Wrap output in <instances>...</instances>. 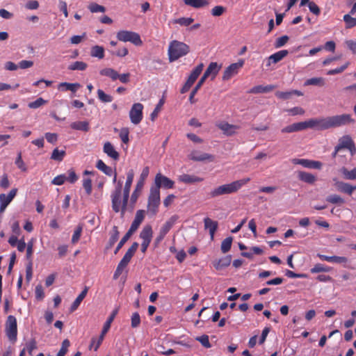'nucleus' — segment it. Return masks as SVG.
Instances as JSON below:
<instances>
[{
  "label": "nucleus",
  "instance_id": "f257e3e1",
  "mask_svg": "<svg viewBox=\"0 0 356 356\" xmlns=\"http://www.w3.org/2000/svg\"><path fill=\"white\" fill-rule=\"evenodd\" d=\"M250 178L247 177L232 181L229 184H223L212 189L209 193L210 198H216L220 195H229L236 193L242 186L248 184Z\"/></svg>",
  "mask_w": 356,
  "mask_h": 356
},
{
  "label": "nucleus",
  "instance_id": "f03ea898",
  "mask_svg": "<svg viewBox=\"0 0 356 356\" xmlns=\"http://www.w3.org/2000/svg\"><path fill=\"white\" fill-rule=\"evenodd\" d=\"M112 209L115 213L120 212L123 217L127 211L128 201L124 203V193L122 192V182L119 181L111 194Z\"/></svg>",
  "mask_w": 356,
  "mask_h": 356
},
{
  "label": "nucleus",
  "instance_id": "7ed1b4c3",
  "mask_svg": "<svg viewBox=\"0 0 356 356\" xmlns=\"http://www.w3.org/2000/svg\"><path fill=\"white\" fill-rule=\"evenodd\" d=\"M189 51L190 47L188 44L178 40H172L170 42L168 50L169 60L175 61L186 56Z\"/></svg>",
  "mask_w": 356,
  "mask_h": 356
},
{
  "label": "nucleus",
  "instance_id": "20e7f679",
  "mask_svg": "<svg viewBox=\"0 0 356 356\" xmlns=\"http://www.w3.org/2000/svg\"><path fill=\"white\" fill-rule=\"evenodd\" d=\"M5 332L8 340L14 343L17 339V323L16 318L10 315L8 316L5 324Z\"/></svg>",
  "mask_w": 356,
  "mask_h": 356
},
{
  "label": "nucleus",
  "instance_id": "39448f33",
  "mask_svg": "<svg viewBox=\"0 0 356 356\" xmlns=\"http://www.w3.org/2000/svg\"><path fill=\"white\" fill-rule=\"evenodd\" d=\"M161 203L160 191L151 187L147 201V210L155 215Z\"/></svg>",
  "mask_w": 356,
  "mask_h": 356
},
{
  "label": "nucleus",
  "instance_id": "423d86ee",
  "mask_svg": "<svg viewBox=\"0 0 356 356\" xmlns=\"http://www.w3.org/2000/svg\"><path fill=\"white\" fill-rule=\"evenodd\" d=\"M117 38L122 42H130L136 46H140L143 41L138 33L130 31H120L117 33Z\"/></svg>",
  "mask_w": 356,
  "mask_h": 356
},
{
  "label": "nucleus",
  "instance_id": "0eeeda50",
  "mask_svg": "<svg viewBox=\"0 0 356 356\" xmlns=\"http://www.w3.org/2000/svg\"><path fill=\"white\" fill-rule=\"evenodd\" d=\"M306 124L307 129L311 128L317 130H325L332 128L330 117L312 118L306 121Z\"/></svg>",
  "mask_w": 356,
  "mask_h": 356
},
{
  "label": "nucleus",
  "instance_id": "6e6552de",
  "mask_svg": "<svg viewBox=\"0 0 356 356\" xmlns=\"http://www.w3.org/2000/svg\"><path fill=\"white\" fill-rule=\"evenodd\" d=\"M143 105L140 103H135L129 111V118L134 124H138L143 120Z\"/></svg>",
  "mask_w": 356,
  "mask_h": 356
},
{
  "label": "nucleus",
  "instance_id": "1a4fd4ad",
  "mask_svg": "<svg viewBox=\"0 0 356 356\" xmlns=\"http://www.w3.org/2000/svg\"><path fill=\"white\" fill-rule=\"evenodd\" d=\"M155 186L154 188H157L160 191L161 188L170 189L175 186V181L170 178L161 175V173L156 174L154 179Z\"/></svg>",
  "mask_w": 356,
  "mask_h": 356
},
{
  "label": "nucleus",
  "instance_id": "9d476101",
  "mask_svg": "<svg viewBox=\"0 0 356 356\" xmlns=\"http://www.w3.org/2000/svg\"><path fill=\"white\" fill-rule=\"evenodd\" d=\"M342 149H348L352 156L356 154V147L350 136L346 135L339 138V143L337 145V150Z\"/></svg>",
  "mask_w": 356,
  "mask_h": 356
},
{
  "label": "nucleus",
  "instance_id": "9b49d317",
  "mask_svg": "<svg viewBox=\"0 0 356 356\" xmlns=\"http://www.w3.org/2000/svg\"><path fill=\"white\" fill-rule=\"evenodd\" d=\"M332 127H341L354 122L350 114L330 116Z\"/></svg>",
  "mask_w": 356,
  "mask_h": 356
},
{
  "label": "nucleus",
  "instance_id": "f8f14e48",
  "mask_svg": "<svg viewBox=\"0 0 356 356\" xmlns=\"http://www.w3.org/2000/svg\"><path fill=\"white\" fill-rule=\"evenodd\" d=\"M243 61L240 60L238 63H234L229 65L224 71L222 75V80L227 81L232 76L237 74L239 70L243 67Z\"/></svg>",
  "mask_w": 356,
  "mask_h": 356
},
{
  "label": "nucleus",
  "instance_id": "ddd939ff",
  "mask_svg": "<svg viewBox=\"0 0 356 356\" xmlns=\"http://www.w3.org/2000/svg\"><path fill=\"white\" fill-rule=\"evenodd\" d=\"M221 67V65H218L216 62H211L200 79L205 81L207 78L210 77L211 80L213 81L216 77Z\"/></svg>",
  "mask_w": 356,
  "mask_h": 356
},
{
  "label": "nucleus",
  "instance_id": "4468645a",
  "mask_svg": "<svg viewBox=\"0 0 356 356\" xmlns=\"http://www.w3.org/2000/svg\"><path fill=\"white\" fill-rule=\"evenodd\" d=\"M292 163L296 165H301L302 166L309 169H321L323 163L318 161H314L305 159H293Z\"/></svg>",
  "mask_w": 356,
  "mask_h": 356
},
{
  "label": "nucleus",
  "instance_id": "2eb2a0df",
  "mask_svg": "<svg viewBox=\"0 0 356 356\" xmlns=\"http://www.w3.org/2000/svg\"><path fill=\"white\" fill-rule=\"evenodd\" d=\"M17 192V188H13L7 195L4 193L0 195V213L5 211L8 205L15 197Z\"/></svg>",
  "mask_w": 356,
  "mask_h": 356
},
{
  "label": "nucleus",
  "instance_id": "dca6fc26",
  "mask_svg": "<svg viewBox=\"0 0 356 356\" xmlns=\"http://www.w3.org/2000/svg\"><path fill=\"white\" fill-rule=\"evenodd\" d=\"M188 159L193 161H213L214 156L212 154L202 153L198 150H193L188 156Z\"/></svg>",
  "mask_w": 356,
  "mask_h": 356
},
{
  "label": "nucleus",
  "instance_id": "f3484780",
  "mask_svg": "<svg viewBox=\"0 0 356 356\" xmlns=\"http://www.w3.org/2000/svg\"><path fill=\"white\" fill-rule=\"evenodd\" d=\"M306 121L296 122L292 124L286 126L281 129L282 134H290L293 132L300 131L307 129Z\"/></svg>",
  "mask_w": 356,
  "mask_h": 356
},
{
  "label": "nucleus",
  "instance_id": "a211bd4d",
  "mask_svg": "<svg viewBox=\"0 0 356 356\" xmlns=\"http://www.w3.org/2000/svg\"><path fill=\"white\" fill-rule=\"evenodd\" d=\"M335 181L334 186L337 190L341 193H343L351 195L355 190H356V186H352L348 183H346L343 181Z\"/></svg>",
  "mask_w": 356,
  "mask_h": 356
},
{
  "label": "nucleus",
  "instance_id": "6ab92c4d",
  "mask_svg": "<svg viewBox=\"0 0 356 356\" xmlns=\"http://www.w3.org/2000/svg\"><path fill=\"white\" fill-rule=\"evenodd\" d=\"M145 217V211L143 209L138 210L136 213L134 220H133L129 229L134 233L138 229L140 224L144 220Z\"/></svg>",
  "mask_w": 356,
  "mask_h": 356
},
{
  "label": "nucleus",
  "instance_id": "aec40b11",
  "mask_svg": "<svg viewBox=\"0 0 356 356\" xmlns=\"http://www.w3.org/2000/svg\"><path fill=\"white\" fill-rule=\"evenodd\" d=\"M131 258H132L131 257H130L129 255H128L127 254L125 253V254L124 255L122 259L119 262V264L116 268V270L114 273V275H113L114 280L118 279L120 275L122 273L123 270L127 267L128 264L130 262Z\"/></svg>",
  "mask_w": 356,
  "mask_h": 356
},
{
  "label": "nucleus",
  "instance_id": "412c9836",
  "mask_svg": "<svg viewBox=\"0 0 356 356\" xmlns=\"http://www.w3.org/2000/svg\"><path fill=\"white\" fill-rule=\"evenodd\" d=\"M134 172L133 170H130L127 175V180L125 182L124 187L123 188V193H124V203L129 200V193L131 186L134 180Z\"/></svg>",
  "mask_w": 356,
  "mask_h": 356
},
{
  "label": "nucleus",
  "instance_id": "4be33fe9",
  "mask_svg": "<svg viewBox=\"0 0 356 356\" xmlns=\"http://www.w3.org/2000/svg\"><path fill=\"white\" fill-rule=\"evenodd\" d=\"M103 152L110 158L118 161L120 158L119 153L115 150L111 143L107 141L104 144Z\"/></svg>",
  "mask_w": 356,
  "mask_h": 356
},
{
  "label": "nucleus",
  "instance_id": "5701e85b",
  "mask_svg": "<svg viewBox=\"0 0 356 356\" xmlns=\"http://www.w3.org/2000/svg\"><path fill=\"white\" fill-rule=\"evenodd\" d=\"M178 180L180 182L191 184L202 182L204 180V179L202 177H200L194 175L183 174L179 176Z\"/></svg>",
  "mask_w": 356,
  "mask_h": 356
},
{
  "label": "nucleus",
  "instance_id": "b1692460",
  "mask_svg": "<svg viewBox=\"0 0 356 356\" xmlns=\"http://www.w3.org/2000/svg\"><path fill=\"white\" fill-rule=\"evenodd\" d=\"M153 236L152 227L150 225H146L140 232V238L143 242L151 243Z\"/></svg>",
  "mask_w": 356,
  "mask_h": 356
},
{
  "label": "nucleus",
  "instance_id": "393cba45",
  "mask_svg": "<svg viewBox=\"0 0 356 356\" xmlns=\"http://www.w3.org/2000/svg\"><path fill=\"white\" fill-rule=\"evenodd\" d=\"M232 261L231 255L225 256L222 258H220L218 260H215L213 261V266L214 268L218 270H222L227 266H229Z\"/></svg>",
  "mask_w": 356,
  "mask_h": 356
},
{
  "label": "nucleus",
  "instance_id": "a878e982",
  "mask_svg": "<svg viewBox=\"0 0 356 356\" xmlns=\"http://www.w3.org/2000/svg\"><path fill=\"white\" fill-rule=\"evenodd\" d=\"M204 228L209 229L211 240L213 239L215 232H216L218 226L217 221H214L209 218L204 219Z\"/></svg>",
  "mask_w": 356,
  "mask_h": 356
},
{
  "label": "nucleus",
  "instance_id": "bb28decb",
  "mask_svg": "<svg viewBox=\"0 0 356 356\" xmlns=\"http://www.w3.org/2000/svg\"><path fill=\"white\" fill-rule=\"evenodd\" d=\"M218 127L227 136L234 135L236 131L239 129L238 126L230 124L227 122H221L218 124Z\"/></svg>",
  "mask_w": 356,
  "mask_h": 356
},
{
  "label": "nucleus",
  "instance_id": "cd10ccee",
  "mask_svg": "<svg viewBox=\"0 0 356 356\" xmlns=\"http://www.w3.org/2000/svg\"><path fill=\"white\" fill-rule=\"evenodd\" d=\"M289 54L287 50L279 51L268 57V63L267 66H270L271 63H277L285 58Z\"/></svg>",
  "mask_w": 356,
  "mask_h": 356
},
{
  "label": "nucleus",
  "instance_id": "c85d7f7f",
  "mask_svg": "<svg viewBox=\"0 0 356 356\" xmlns=\"http://www.w3.org/2000/svg\"><path fill=\"white\" fill-rule=\"evenodd\" d=\"M298 178L299 180L309 184H313L316 181V176L305 171L298 172Z\"/></svg>",
  "mask_w": 356,
  "mask_h": 356
},
{
  "label": "nucleus",
  "instance_id": "c756f323",
  "mask_svg": "<svg viewBox=\"0 0 356 356\" xmlns=\"http://www.w3.org/2000/svg\"><path fill=\"white\" fill-rule=\"evenodd\" d=\"M275 88V86L274 85H267V86H256L252 88L249 92L253 94H259V93H266L272 91Z\"/></svg>",
  "mask_w": 356,
  "mask_h": 356
},
{
  "label": "nucleus",
  "instance_id": "7c9ffc66",
  "mask_svg": "<svg viewBox=\"0 0 356 356\" xmlns=\"http://www.w3.org/2000/svg\"><path fill=\"white\" fill-rule=\"evenodd\" d=\"M88 291V287L85 286L83 290L81 292V293L77 296L75 300L73 302L70 307V312H73L77 309L79 306L80 305L82 300L85 298Z\"/></svg>",
  "mask_w": 356,
  "mask_h": 356
},
{
  "label": "nucleus",
  "instance_id": "2f4dec72",
  "mask_svg": "<svg viewBox=\"0 0 356 356\" xmlns=\"http://www.w3.org/2000/svg\"><path fill=\"white\" fill-rule=\"evenodd\" d=\"M81 85L78 83H71L67 82L60 83L58 88L62 91H72V92H75L79 88Z\"/></svg>",
  "mask_w": 356,
  "mask_h": 356
},
{
  "label": "nucleus",
  "instance_id": "473e14b6",
  "mask_svg": "<svg viewBox=\"0 0 356 356\" xmlns=\"http://www.w3.org/2000/svg\"><path fill=\"white\" fill-rule=\"evenodd\" d=\"M99 74L102 76L109 77L112 81H116L118 79V72L113 68H104L99 71Z\"/></svg>",
  "mask_w": 356,
  "mask_h": 356
},
{
  "label": "nucleus",
  "instance_id": "72a5a7b5",
  "mask_svg": "<svg viewBox=\"0 0 356 356\" xmlns=\"http://www.w3.org/2000/svg\"><path fill=\"white\" fill-rule=\"evenodd\" d=\"M204 68V64L202 63H200L198 65H197L191 72V74L189 75L188 79L192 81V83H195L198 76L202 73Z\"/></svg>",
  "mask_w": 356,
  "mask_h": 356
},
{
  "label": "nucleus",
  "instance_id": "f704fd0d",
  "mask_svg": "<svg viewBox=\"0 0 356 356\" xmlns=\"http://www.w3.org/2000/svg\"><path fill=\"white\" fill-rule=\"evenodd\" d=\"M119 238V231L117 226H113L111 232L110 233V238L108 242L107 248H111Z\"/></svg>",
  "mask_w": 356,
  "mask_h": 356
},
{
  "label": "nucleus",
  "instance_id": "c9c22d12",
  "mask_svg": "<svg viewBox=\"0 0 356 356\" xmlns=\"http://www.w3.org/2000/svg\"><path fill=\"white\" fill-rule=\"evenodd\" d=\"M186 5L195 8H200L209 5L207 0H184Z\"/></svg>",
  "mask_w": 356,
  "mask_h": 356
},
{
  "label": "nucleus",
  "instance_id": "e433bc0d",
  "mask_svg": "<svg viewBox=\"0 0 356 356\" xmlns=\"http://www.w3.org/2000/svg\"><path fill=\"white\" fill-rule=\"evenodd\" d=\"M118 312V309H115L112 312L111 314L108 318L107 321H106V323L104 325V327H103L102 332H101L102 334L106 335V334L108 332V331L109 330V329L111 327V324L113 322V321L114 320Z\"/></svg>",
  "mask_w": 356,
  "mask_h": 356
},
{
  "label": "nucleus",
  "instance_id": "4c0bfd02",
  "mask_svg": "<svg viewBox=\"0 0 356 356\" xmlns=\"http://www.w3.org/2000/svg\"><path fill=\"white\" fill-rule=\"evenodd\" d=\"M340 172L343 176V178L348 180H355L356 179V168H353L349 170L345 167H342L340 170Z\"/></svg>",
  "mask_w": 356,
  "mask_h": 356
},
{
  "label": "nucleus",
  "instance_id": "58836bf2",
  "mask_svg": "<svg viewBox=\"0 0 356 356\" xmlns=\"http://www.w3.org/2000/svg\"><path fill=\"white\" fill-rule=\"evenodd\" d=\"M70 127L74 130L88 131L89 130V124L86 121H78L72 122L70 124Z\"/></svg>",
  "mask_w": 356,
  "mask_h": 356
},
{
  "label": "nucleus",
  "instance_id": "ea45409f",
  "mask_svg": "<svg viewBox=\"0 0 356 356\" xmlns=\"http://www.w3.org/2000/svg\"><path fill=\"white\" fill-rule=\"evenodd\" d=\"M90 55L92 57L102 59L104 57V49L102 46L95 45L91 48Z\"/></svg>",
  "mask_w": 356,
  "mask_h": 356
},
{
  "label": "nucleus",
  "instance_id": "a19ab883",
  "mask_svg": "<svg viewBox=\"0 0 356 356\" xmlns=\"http://www.w3.org/2000/svg\"><path fill=\"white\" fill-rule=\"evenodd\" d=\"M96 168L108 176H111L113 175L112 168L106 165L102 160L97 161Z\"/></svg>",
  "mask_w": 356,
  "mask_h": 356
},
{
  "label": "nucleus",
  "instance_id": "79ce46f5",
  "mask_svg": "<svg viewBox=\"0 0 356 356\" xmlns=\"http://www.w3.org/2000/svg\"><path fill=\"white\" fill-rule=\"evenodd\" d=\"M104 337L105 335L101 333L97 339L92 337L89 346L90 349L91 350L93 348L95 351H97L104 341Z\"/></svg>",
  "mask_w": 356,
  "mask_h": 356
},
{
  "label": "nucleus",
  "instance_id": "37998d69",
  "mask_svg": "<svg viewBox=\"0 0 356 356\" xmlns=\"http://www.w3.org/2000/svg\"><path fill=\"white\" fill-rule=\"evenodd\" d=\"M325 79L322 77H313L306 80L305 86H323L325 85Z\"/></svg>",
  "mask_w": 356,
  "mask_h": 356
},
{
  "label": "nucleus",
  "instance_id": "c03bdc74",
  "mask_svg": "<svg viewBox=\"0 0 356 356\" xmlns=\"http://www.w3.org/2000/svg\"><path fill=\"white\" fill-rule=\"evenodd\" d=\"M144 184H142V181H138L136 186L135 190L131 194V202L133 204H135L140 194V192L143 188Z\"/></svg>",
  "mask_w": 356,
  "mask_h": 356
},
{
  "label": "nucleus",
  "instance_id": "a18cd8bd",
  "mask_svg": "<svg viewBox=\"0 0 356 356\" xmlns=\"http://www.w3.org/2000/svg\"><path fill=\"white\" fill-rule=\"evenodd\" d=\"M66 154L65 150H60L58 148H55L51 155V159L56 161H62Z\"/></svg>",
  "mask_w": 356,
  "mask_h": 356
},
{
  "label": "nucleus",
  "instance_id": "49530a36",
  "mask_svg": "<svg viewBox=\"0 0 356 356\" xmlns=\"http://www.w3.org/2000/svg\"><path fill=\"white\" fill-rule=\"evenodd\" d=\"M204 83V81L200 79L199 80V81L197 82V83L196 84V86H195V88L192 90V91L190 94V96H189V99H188L191 104H193L196 102L197 100L195 99V95H196L197 91L200 89V88L202 87V86L203 85Z\"/></svg>",
  "mask_w": 356,
  "mask_h": 356
},
{
  "label": "nucleus",
  "instance_id": "de8ad7c7",
  "mask_svg": "<svg viewBox=\"0 0 356 356\" xmlns=\"http://www.w3.org/2000/svg\"><path fill=\"white\" fill-rule=\"evenodd\" d=\"M332 269V267L325 266L322 264H316L311 268L310 271L312 273H318L321 272H330Z\"/></svg>",
  "mask_w": 356,
  "mask_h": 356
},
{
  "label": "nucleus",
  "instance_id": "09e8293b",
  "mask_svg": "<svg viewBox=\"0 0 356 356\" xmlns=\"http://www.w3.org/2000/svg\"><path fill=\"white\" fill-rule=\"evenodd\" d=\"M326 201L331 204L339 205L343 204L345 202L344 200L340 195L337 194L327 196L326 197Z\"/></svg>",
  "mask_w": 356,
  "mask_h": 356
},
{
  "label": "nucleus",
  "instance_id": "8fccbe9b",
  "mask_svg": "<svg viewBox=\"0 0 356 356\" xmlns=\"http://www.w3.org/2000/svg\"><path fill=\"white\" fill-rule=\"evenodd\" d=\"M232 241H233L232 237L229 236V237H227L226 238H225L222 241L220 249H221V251L222 252V253H226L230 250L231 247H232Z\"/></svg>",
  "mask_w": 356,
  "mask_h": 356
},
{
  "label": "nucleus",
  "instance_id": "3c124183",
  "mask_svg": "<svg viewBox=\"0 0 356 356\" xmlns=\"http://www.w3.org/2000/svg\"><path fill=\"white\" fill-rule=\"evenodd\" d=\"M343 19L345 22L346 29H351L356 26V18L353 17L350 15H343Z\"/></svg>",
  "mask_w": 356,
  "mask_h": 356
},
{
  "label": "nucleus",
  "instance_id": "603ef678",
  "mask_svg": "<svg viewBox=\"0 0 356 356\" xmlns=\"http://www.w3.org/2000/svg\"><path fill=\"white\" fill-rule=\"evenodd\" d=\"M134 234L131 230H128L125 235L122 238L119 243L118 244L114 253L117 254L118 251L122 248L124 243L129 239L131 235Z\"/></svg>",
  "mask_w": 356,
  "mask_h": 356
},
{
  "label": "nucleus",
  "instance_id": "864d4df0",
  "mask_svg": "<svg viewBox=\"0 0 356 356\" xmlns=\"http://www.w3.org/2000/svg\"><path fill=\"white\" fill-rule=\"evenodd\" d=\"M87 64L83 61H75L69 65L70 70H85L87 68Z\"/></svg>",
  "mask_w": 356,
  "mask_h": 356
},
{
  "label": "nucleus",
  "instance_id": "5fc2aeb1",
  "mask_svg": "<svg viewBox=\"0 0 356 356\" xmlns=\"http://www.w3.org/2000/svg\"><path fill=\"white\" fill-rule=\"evenodd\" d=\"M98 99L103 103H110L113 101V97L106 94L102 90H97Z\"/></svg>",
  "mask_w": 356,
  "mask_h": 356
},
{
  "label": "nucleus",
  "instance_id": "6e6d98bb",
  "mask_svg": "<svg viewBox=\"0 0 356 356\" xmlns=\"http://www.w3.org/2000/svg\"><path fill=\"white\" fill-rule=\"evenodd\" d=\"M194 19L191 17H181L172 21L173 24H178L181 26H188L193 22Z\"/></svg>",
  "mask_w": 356,
  "mask_h": 356
},
{
  "label": "nucleus",
  "instance_id": "4d7b16f0",
  "mask_svg": "<svg viewBox=\"0 0 356 356\" xmlns=\"http://www.w3.org/2000/svg\"><path fill=\"white\" fill-rule=\"evenodd\" d=\"M88 8L92 13H104L106 11V8L104 6L99 5L97 3H90Z\"/></svg>",
  "mask_w": 356,
  "mask_h": 356
},
{
  "label": "nucleus",
  "instance_id": "13d9d810",
  "mask_svg": "<svg viewBox=\"0 0 356 356\" xmlns=\"http://www.w3.org/2000/svg\"><path fill=\"white\" fill-rule=\"evenodd\" d=\"M82 230H83V225H79L74 232V234L72 235V243L73 244H75L76 243L79 239H80V237L81 236V233H82Z\"/></svg>",
  "mask_w": 356,
  "mask_h": 356
},
{
  "label": "nucleus",
  "instance_id": "bf43d9fd",
  "mask_svg": "<svg viewBox=\"0 0 356 356\" xmlns=\"http://www.w3.org/2000/svg\"><path fill=\"white\" fill-rule=\"evenodd\" d=\"M15 165L17 167L20 169L22 172H26L27 170L26 165H25L24 162L22 160V152H19L17 154V156L15 160Z\"/></svg>",
  "mask_w": 356,
  "mask_h": 356
},
{
  "label": "nucleus",
  "instance_id": "052dcab7",
  "mask_svg": "<svg viewBox=\"0 0 356 356\" xmlns=\"http://www.w3.org/2000/svg\"><path fill=\"white\" fill-rule=\"evenodd\" d=\"M293 93L298 94V95H300V92H298L297 90H294V91H292V92L277 91L275 92V95H276L277 97H278L280 99H287L290 98L291 96L292 95V94H293Z\"/></svg>",
  "mask_w": 356,
  "mask_h": 356
},
{
  "label": "nucleus",
  "instance_id": "680f3d73",
  "mask_svg": "<svg viewBox=\"0 0 356 356\" xmlns=\"http://www.w3.org/2000/svg\"><path fill=\"white\" fill-rule=\"evenodd\" d=\"M83 187L88 195H91L92 191L91 179L84 178L83 179Z\"/></svg>",
  "mask_w": 356,
  "mask_h": 356
},
{
  "label": "nucleus",
  "instance_id": "e2e57ef3",
  "mask_svg": "<svg viewBox=\"0 0 356 356\" xmlns=\"http://www.w3.org/2000/svg\"><path fill=\"white\" fill-rule=\"evenodd\" d=\"M129 130L127 127L122 128L120 129L119 136L121 140L125 144L128 143L129 141Z\"/></svg>",
  "mask_w": 356,
  "mask_h": 356
},
{
  "label": "nucleus",
  "instance_id": "0e129e2a",
  "mask_svg": "<svg viewBox=\"0 0 356 356\" xmlns=\"http://www.w3.org/2000/svg\"><path fill=\"white\" fill-rule=\"evenodd\" d=\"M70 346V342L68 339H65L62 342L61 348L58 351L56 356H65L67 352L68 348Z\"/></svg>",
  "mask_w": 356,
  "mask_h": 356
},
{
  "label": "nucleus",
  "instance_id": "69168bd1",
  "mask_svg": "<svg viewBox=\"0 0 356 356\" xmlns=\"http://www.w3.org/2000/svg\"><path fill=\"white\" fill-rule=\"evenodd\" d=\"M67 176L64 174L59 175L55 177L52 181L51 184L56 186H61L66 181Z\"/></svg>",
  "mask_w": 356,
  "mask_h": 356
},
{
  "label": "nucleus",
  "instance_id": "338daca9",
  "mask_svg": "<svg viewBox=\"0 0 356 356\" xmlns=\"http://www.w3.org/2000/svg\"><path fill=\"white\" fill-rule=\"evenodd\" d=\"M174 224V221L170 220L166 221L163 226L160 229V232L165 234H166L169 232V231L171 229Z\"/></svg>",
  "mask_w": 356,
  "mask_h": 356
},
{
  "label": "nucleus",
  "instance_id": "774afa93",
  "mask_svg": "<svg viewBox=\"0 0 356 356\" xmlns=\"http://www.w3.org/2000/svg\"><path fill=\"white\" fill-rule=\"evenodd\" d=\"M46 103V100L43 99L42 97H39L35 101L30 102L28 106L30 108L35 109L45 104Z\"/></svg>",
  "mask_w": 356,
  "mask_h": 356
}]
</instances>
